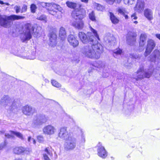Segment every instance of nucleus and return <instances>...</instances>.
I'll return each mask as SVG.
<instances>
[{
  "mask_svg": "<svg viewBox=\"0 0 160 160\" xmlns=\"http://www.w3.org/2000/svg\"><path fill=\"white\" fill-rule=\"evenodd\" d=\"M52 7H53L54 8L58 10V11H61L62 10L61 7L59 5L54 3H53Z\"/></svg>",
  "mask_w": 160,
  "mask_h": 160,
  "instance_id": "nucleus-38",
  "label": "nucleus"
},
{
  "mask_svg": "<svg viewBox=\"0 0 160 160\" xmlns=\"http://www.w3.org/2000/svg\"><path fill=\"white\" fill-rule=\"evenodd\" d=\"M89 28L91 32H88L87 35L82 32H80L78 33V36L83 43L88 42L91 43L95 39L99 40L97 31L91 26L89 27Z\"/></svg>",
  "mask_w": 160,
  "mask_h": 160,
  "instance_id": "nucleus-3",
  "label": "nucleus"
},
{
  "mask_svg": "<svg viewBox=\"0 0 160 160\" xmlns=\"http://www.w3.org/2000/svg\"><path fill=\"white\" fill-rule=\"evenodd\" d=\"M103 76L104 77H107L108 76V75H107V76H104V75H103Z\"/></svg>",
  "mask_w": 160,
  "mask_h": 160,
  "instance_id": "nucleus-60",
  "label": "nucleus"
},
{
  "mask_svg": "<svg viewBox=\"0 0 160 160\" xmlns=\"http://www.w3.org/2000/svg\"><path fill=\"white\" fill-rule=\"evenodd\" d=\"M27 9V6L25 5H23L22 6V9L21 10V12H25L26 11Z\"/></svg>",
  "mask_w": 160,
  "mask_h": 160,
  "instance_id": "nucleus-44",
  "label": "nucleus"
},
{
  "mask_svg": "<svg viewBox=\"0 0 160 160\" xmlns=\"http://www.w3.org/2000/svg\"><path fill=\"white\" fill-rule=\"evenodd\" d=\"M66 4L68 7L72 9L75 8L77 5L76 3L69 1H68L66 2Z\"/></svg>",
  "mask_w": 160,
  "mask_h": 160,
  "instance_id": "nucleus-30",
  "label": "nucleus"
},
{
  "mask_svg": "<svg viewBox=\"0 0 160 160\" xmlns=\"http://www.w3.org/2000/svg\"><path fill=\"white\" fill-rule=\"evenodd\" d=\"M22 110L23 113L27 116L32 115L35 112V110L34 108L28 105L23 107Z\"/></svg>",
  "mask_w": 160,
  "mask_h": 160,
  "instance_id": "nucleus-15",
  "label": "nucleus"
},
{
  "mask_svg": "<svg viewBox=\"0 0 160 160\" xmlns=\"http://www.w3.org/2000/svg\"><path fill=\"white\" fill-rule=\"evenodd\" d=\"M42 131L44 134L52 135L56 132V129L52 125H48L43 128Z\"/></svg>",
  "mask_w": 160,
  "mask_h": 160,
  "instance_id": "nucleus-16",
  "label": "nucleus"
},
{
  "mask_svg": "<svg viewBox=\"0 0 160 160\" xmlns=\"http://www.w3.org/2000/svg\"><path fill=\"white\" fill-rule=\"evenodd\" d=\"M131 58H134L138 60H139L141 58V56L137 54H132L130 55Z\"/></svg>",
  "mask_w": 160,
  "mask_h": 160,
  "instance_id": "nucleus-35",
  "label": "nucleus"
},
{
  "mask_svg": "<svg viewBox=\"0 0 160 160\" xmlns=\"http://www.w3.org/2000/svg\"><path fill=\"white\" fill-rule=\"evenodd\" d=\"M57 12L53 10L50 11L49 12L50 14L53 15V16H55L56 15V14Z\"/></svg>",
  "mask_w": 160,
  "mask_h": 160,
  "instance_id": "nucleus-48",
  "label": "nucleus"
},
{
  "mask_svg": "<svg viewBox=\"0 0 160 160\" xmlns=\"http://www.w3.org/2000/svg\"><path fill=\"white\" fill-rule=\"evenodd\" d=\"M58 136L61 138L65 140L72 136L71 134L68 132L67 127H61L60 128Z\"/></svg>",
  "mask_w": 160,
  "mask_h": 160,
  "instance_id": "nucleus-11",
  "label": "nucleus"
},
{
  "mask_svg": "<svg viewBox=\"0 0 160 160\" xmlns=\"http://www.w3.org/2000/svg\"><path fill=\"white\" fill-rule=\"evenodd\" d=\"M122 53V50L117 48L113 51V55L116 58H118L121 56Z\"/></svg>",
  "mask_w": 160,
  "mask_h": 160,
  "instance_id": "nucleus-25",
  "label": "nucleus"
},
{
  "mask_svg": "<svg viewBox=\"0 0 160 160\" xmlns=\"http://www.w3.org/2000/svg\"><path fill=\"white\" fill-rule=\"evenodd\" d=\"M124 3L126 4H130V1L129 0H123Z\"/></svg>",
  "mask_w": 160,
  "mask_h": 160,
  "instance_id": "nucleus-49",
  "label": "nucleus"
},
{
  "mask_svg": "<svg viewBox=\"0 0 160 160\" xmlns=\"http://www.w3.org/2000/svg\"><path fill=\"white\" fill-rule=\"evenodd\" d=\"M118 11L119 13L123 15L126 19L128 18V16L126 14L127 13L126 10L124 8H120L118 10Z\"/></svg>",
  "mask_w": 160,
  "mask_h": 160,
  "instance_id": "nucleus-29",
  "label": "nucleus"
},
{
  "mask_svg": "<svg viewBox=\"0 0 160 160\" xmlns=\"http://www.w3.org/2000/svg\"><path fill=\"white\" fill-rule=\"evenodd\" d=\"M156 36L160 40V34H156Z\"/></svg>",
  "mask_w": 160,
  "mask_h": 160,
  "instance_id": "nucleus-53",
  "label": "nucleus"
},
{
  "mask_svg": "<svg viewBox=\"0 0 160 160\" xmlns=\"http://www.w3.org/2000/svg\"><path fill=\"white\" fill-rule=\"evenodd\" d=\"M81 134L79 138V142L81 144H83L85 142V138L82 131H81Z\"/></svg>",
  "mask_w": 160,
  "mask_h": 160,
  "instance_id": "nucleus-34",
  "label": "nucleus"
},
{
  "mask_svg": "<svg viewBox=\"0 0 160 160\" xmlns=\"http://www.w3.org/2000/svg\"><path fill=\"white\" fill-rule=\"evenodd\" d=\"M12 100L8 96L4 95L1 99L0 104L6 109L14 112V109H17V106L15 105L14 103L12 102Z\"/></svg>",
  "mask_w": 160,
  "mask_h": 160,
  "instance_id": "nucleus-7",
  "label": "nucleus"
},
{
  "mask_svg": "<svg viewBox=\"0 0 160 160\" xmlns=\"http://www.w3.org/2000/svg\"><path fill=\"white\" fill-rule=\"evenodd\" d=\"M98 40L94 41L90 43L91 45L85 46L82 49V52L86 57L91 59H98L102 52V46L98 43Z\"/></svg>",
  "mask_w": 160,
  "mask_h": 160,
  "instance_id": "nucleus-2",
  "label": "nucleus"
},
{
  "mask_svg": "<svg viewBox=\"0 0 160 160\" xmlns=\"http://www.w3.org/2000/svg\"><path fill=\"white\" fill-rule=\"evenodd\" d=\"M97 152L98 155L100 157L105 158L108 155V152L104 147L102 145L101 143L99 142L97 145Z\"/></svg>",
  "mask_w": 160,
  "mask_h": 160,
  "instance_id": "nucleus-13",
  "label": "nucleus"
},
{
  "mask_svg": "<svg viewBox=\"0 0 160 160\" xmlns=\"http://www.w3.org/2000/svg\"><path fill=\"white\" fill-rule=\"evenodd\" d=\"M51 83L53 86L57 88H59L61 86V84L55 80H52Z\"/></svg>",
  "mask_w": 160,
  "mask_h": 160,
  "instance_id": "nucleus-37",
  "label": "nucleus"
},
{
  "mask_svg": "<svg viewBox=\"0 0 160 160\" xmlns=\"http://www.w3.org/2000/svg\"><path fill=\"white\" fill-rule=\"evenodd\" d=\"M110 19L112 22L114 24L117 23L119 22V20L111 12H109Z\"/></svg>",
  "mask_w": 160,
  "mask_h": 160,
  "instance_id": "nucleus-28",
  "label": "nucleus"
},
{
  "mask_svg": "<svg viewBox=\"0 0 160 160\" xmlns=\"http://www.w3.org/2000/svg\"><path fill=\"white\" fill-rule=\"evenodd\" d=\"M147 38V36L145 33L141 34L139 42V45L140 47H143L145 44Z\"/></svg>",
  "mask_w": 160,
  "mask_h": 160,
  "instance_id": "nucleus-24",
  "label": "nucleus"
},
{
  "mask_svg": "<svg viewBox=\"0 0 160 160\" xmlns=\"http://www.w3.org/2000/svg\"><path fill=\"white\" fill-rule=\"evenodd\" d=\"M145 5V2L143 0H138L135 6L134 7V10L139 13H142L144 9Z\"/></svg>",
  "mask_w": 160,
  "mask_h": 160,
  "instance_id": "nucleus-14",
  "label": "nucleus"
},
{
  "mask_svg": "<svg viewBox=\"0 0 160 160\" xmlns=\"http://www.w3.org/2000/svg\"><path fill=\"white\" fill-rule=\"evenodd\" d=\"M59 36L62 41H64L66 39L67 36L65 28L61 27L60 28L59 32Z\"/></svg>",
  "mask_w": 160,
  "mask_h": 160,
  "instance_id": "nucleus-23",
  "label": "nucleus"
},
{
  "mask_svg": "<svg viewBox=\"0 0 160 160\" xmlns=\"http://www.w3.org/2000/svg\"><path fill=\"white\" fill-rule=\"evenodd\" d=\"M5 143H2L0 144V150L3 148L5 146Z\"/></svg>",
  "mask_w": 160,
  "mask_h": 160,
  "instance_id": "nucleus-50",
  "label": "nucleus"
},
{
  "mask_svg": "<svg viewBox=\"0 0 160 160\" xmlns=\"http://www.w3.org/2000/svg\"><path fill=\"white\" fill-rule=\"evenodd\" d=\"M160 52L157 50H154L152 53L148 58V60L150 62V66L148 68L144 69L142 66H140L137 72L133 76L134 78L136 80H141L144 78H149L151 76L153 71L154 65L158 64L159 60Z\"/></svg>",
  "mask_w": 160,
  "mask_h": 160,
  "instance_id": "nucleus-1",
  "label": "nucleus"
},
{
  "mask_svg": "<svg viewBox=\"0 0 160 160\" xmlns=\"http://www.w3.org/2000/svg\"><path fill=\"white\" fill-rule=\"evenodd\" d=\"M47 119L45 115L42 114H37L34 116L32 124V127H38L43 123L46 122Z\"/></svg>",
  "mask_w": 160,
  "mask_h": 160,
  "instance_id": "nucleus-8",
  "label": "nucleus"
},
{
  "mask_svg": "<svg viewBox=\"0 0 160 160\" xmlns=\"http://www.w3.org/2000/svg\"><path fill=\"white\" fill-rule=\"evenodd\" d=\"M51 150V147H48L45 148L43 154L44 160H51L47 154H48L49 156H52V154Z\"/></svg>",
  "mask_w": 160,
  "mask_h": 160,
  "instance_id": "nucleus-19",
  "label": "nucleus"
},
{
  "mask_svg": "<svg viewBox=\"0 0 160 160\" xmlns=\"http://www.w3.org/2000/svg\"><path fill=\"white\" fill-rule=\"evenodd\" d=\"M89 19L92 21L95 22L96 20L95 16V13L93 11H92L89 14Z\"/></svg>",
  "mask_w": 160,
  "mask_h": 160,
  "instance_id": "nucleus-33",
  "label": "nucleus"
},
{
  "mask_svg": "<svg viewBox=\"0 0 160 160\" xmlns=\"http://www.w3.org/2000/svg\"><path fill=\"white\" fill-rule=\"evenodd\" d=\"M14 160H22V159L20 158H17L15 159Z\"/></svg>",
  "mask_w": 160,
  "mask_h": 160,
  "instance_id": "nucleus-55",
  "label": "nucleus"
},
{
  "mask_svg": "<svg viewBox=\"0 0 160 160\" xmlns=\"http://www.w3.org/2000/svg\"><path fill=\"white\" fill-rule=\"evenodd\" d=\"M24 17L12 15L7 16L4 15H0V25L4 28L10 27L11 21H14L24 18Z\"/></svg>",
  "mask_w": 160,
  "mask_h": 160,
  "instance_id": "nucleus-6",
  "label": "nucleus"
},
{
  "mask_svg": "<svg viewBox=\"0 0 160 160\" xmlns=\"http://www.w3.org/2000/svg\"><path fill=\"white\" fill-rule=\"evenodd\" d=\"M56 39L57 35L55 32H52L50 34V40L51 42L49 44L50 46L54 47L56 45Z\"/></svg>",
  "mask_w": 160,
  "mask_h": 160,
  "instance_id": "nucleus-21",
  "label": "nucleus"
},
{
  "mask_svg": "<svg viewBox=\"0 0 160 160\" xmlns=\"http://www.w3.org/2000/svg\"><path fill=\"white\" fill-rule=\"evenodd\" d=\"M13 152L14 153L18 155H29L32 152V149L29 147H17L14 148Z\"/></svg>",
  "mask_w": 160,
  "mask_h": 160,
  "instance_id": "nucleus-10",
  "label": "nucleus"
},
{
  "mask_svg": "<svg viewBox=\"0 0 160 160\" xmlns=\"http://www.w3.org/2000/svg\"><path fill=\"white\" fill-rule=\"evenodd\" d=\"M0 4L1 5H3L4 4H6L7 5H9V4L8 3H4V2L1 0H0Z\"/></svg>",
  "mask_w": 160,
  "mask_h": 160,
  "instance_id": "nucleus-51",
  "label": "nucleus"
},
{
  "mask_svg": "<svg viewBox=\"0 0 160 160\" xmlns=\"http://www.w3.org/2000/svg\"><path fill=\"white\" fill-rule=\"evenodd\" d=\"M133 22L135 24H136L138 23V22L137 21H135Z\"/></svg>",
  "mask_w": 160,
  "mask_h": 160,
  "instance_id": "nucleus-57",
  "label": "nucleus"
},
{
  "mask_svg": "<svg viewBox=\"0 0 160 160\" xmlns=\"http://www.w3.org/2000/svg\"><path fill=\"white\" fill-rule=\"evenodd\" d=\"M80 1L83 2L85 3H88V0H80Z\"/></svg>",
  "mask_w": 160,
  "mask_h": 160,
  "instance_id": "nucleus-52",
  "label": "nucleus"
},
{
  "mask_svg": "<svg viewBox=\"0 0 160 160\" xmlns=\"http://www.w3.org/2000/svg\"><path fill=\"white\" fill-rule=\"evenodd\" d=\"M28 141L29 143V144L33 143L34 145H35L36 143V141L35 140L32 138L31 136H29L28 138Z\"/></svg>",
  "mask_w": 160,
  "mask_h": 160,
  "instance_id": "nucleus-36",
  "label": "nucleus"
},
{
  "mask_svg": "<svg viewBox=\"0 0 160 160\" xmlns=\"http://www.w3.org/2000/svg\"><path fill=\"white\" fill-rule=\"evenodd\" d=\"M37 19L42 21L44 22H46L47 21V18L46 15H42L40 16H38L37 17Z\"/></svg>",
  "mask_w": 160,
  "mask_h": 160,
  "instance_id": "nucleus-32",
  "label": "nucleus"
},
{
  "mask_svg": "<svg viewBox=\"0 0 160 160\" xmlns=\"http://www.w3.org/2000/svg\"><path fill=\"white\" fill-rule=\"evenodd\" d=\"M155 45L154 42L153 40L150 39L148 40L147 48L144 54L145 57H147L150 53Z\"/></svg>",
  "mask_w": 160,
  "mask_h": 160,
  "instance_id": "nucleus-12",
  "label": "nucleus"
},
{
  "mask_svg": "<svg viewBox=\"0 0 160 160\" xmlns=\"http://www.w3.org/2000/svg\"><path fill=\"white\" fill-rule=\"evenodd\" d=\"M92 65L95 67L103 69V67L104 66V63L101 61H97L93 62L92 64Z\"/></svg>",
  "mask_w": 160,
  "mask_h": 160,
  "instance_id": "nucleus-27",
  "label": "nucleus"
},
{
  "mask_svg": "<svg viewBox=\"0 0 160 160\" xmlns=\"http://www.w3.org/2000/svg\"><path fill=\"white\" fill-rule=\"evenodd\" d=\"M68 40L70 45L74 47H76L78 45V41L73 35H69L68 37Z\"/></svg>",
  "mask_w": 160,
  "mask_h": 160,
  "instance_id": "nucleus-18",
  "label": "nucleus"
},
{
  "mask_svg": "<svg viewBox=\"0 0 160 160\" xmlns=\"http://www.w3.org/2000/svg\"><path fill=\"white\" fill-rule=\"evenodd\" d=\"M131 17L132 20H136L138 18V17L136 16V14L135 13H134L131 16Z\"/></svg>",
  "mask_w": 160,
  "mask_h": 160,
  "instance_id": "nucleus-47",
  "label": "nucleus"
},
{
  "mask_svg": "<svg viewBox=\"0 0 160 160\" xmlns=\"http://www.w3.org/2000/svg\"><path fill=\"white\" fill-rule=\"evenodd\" d=\"M107 3L110 5H112L114 2L120 3L122 0H104Z\"/></svg>",
  "mask_w": 160,
  "mask_h": 160,
  "instance_id": "nucleus-31",
  "label": "nucleus"
},
{
  "mask_svg": "<svg viewBox=\"0 0 160 160\" xmlns=\"http://www.w3.org/2000/svg\"><path fill=\"white\" fill-rule=\"evenodd\" d=\"M158 75L156 77V79L160 82V67L158 68Z\"/></svg>",
  "mask_w": 160,
  "mask_h": 160,
  "instance_id": "nucleus-46",
  "label": "nucleus"
},
{
  "mask_svg": "<svg viewBox=\"0 0 160 160\" xmlns=\"http://www.w3.org/2000/svg\"><path fill=\"white\" fill-rule=\"evenodd\" d=\"M117 77H118V79H121L122 78H120V77L119 78L118 76H117Z\"/></svg>",
  "mask_w": 160,
  "mask_h": 160,
  "instance_id": "nucleus-59",
  "label": "nucleus"
},
{
  "mask_svg": "<svg viewBox=\"0 0 160 160\" xmlns=\"http://www.w3.org/2000/svg\"><path fill=\"white\" fill-rule=\"evenodd\" d=\"M61 11H59L57 12L56 15H55V17L57 19H60L62 18V12Z\"/></svg>",
  "mask_w": 160,
  "mask_h": 160,
  "instance_id": "nucleus-39",
  "label": "nucleus"
},
{
  "mask_svg": "<svg viewBox=\"0 0 160 160\" xmlns=\"http://www.w3.org/2000/svg\"><path fill=\"white\" fill-rule=\"evenodd\" d=\"M92 3L94 8L98 11H102L104 9V7L103 6L95 2H93Z\"/></svg>",
  "mask_w": 160,
  "mask_h": 160,
  "instance_id": "nucleus-26",
  "label": "nucleus"
},
{
  "mask_svg": "<svg viewBox=\"0 0 160 160\" xmlns=\"http://www.w3.org/2000/svg\"><path fill=\"white\" fill-rule=\"evenodd\" d=\"M25 28L26 29V31L24 33V36L22 38V40L23 42L26 41L27 40H28L32 38V35L35 37H39L40 34L39 32L38 31V29H41L40 27L36 29V31H35L36 29L33 26L29 23H27L25 25Z\"/></svg>",
  "mask_w": 160,
  "mask_h": 160,
  "instance_id": "nucleus-4",
  "label": "nucleus"
},
{
  "mask_svg": "<svg viewBox=\"0 0 160 160\" xmlns=\"http://www.w3.org/2000/svg\"><path fill=\"white\" fill-rule=\"evenodd\" d=\"M64 147L67 150L73 149L76 146V139L72 136L65 140Z\"/></svg>",
  "mask_w": 160,
  "mask_h": 160,
  "instance_id": "nucleus-9",
  "label": "nucleus"
},
{
  "mask_svg": "<svg viewBox=\"0 0 160 160\" xmlns=\"http://www.w3.org/2000/svg\"><path fill=\"white\" fill-rule=\"evenodd\" d=\"M35 58V56H33V57H32V58H29V59H34Z\"/></svg>",
  "mask_w": 160,
  "mask_h": 160,
  "instance_id": "nucleus-56",
  "label": "nucleus"
},
{
  "mask_svg": "<svg viewBox=\"0 0 160 160\" xmlns=\"http://www.w3.org/2000/svg\"><path fill=\"white\" fill-rule=\"evenodd\" d=\"M37 7L36 5L34 4H31L30 6V9L31 12L32 13H35L36 12V10L37 9Z\"/></svg>",
  "mask_w": 160,
  "mask_h": 160,
  "instance_id": "nucleus-40",
  "label": "nucleus"
},
{
  "mask_svg": "<svg viewBox=\"0 0 160 160\" xmlns=\"http://www.w3.org/2000/svg\"><path fill=\"white\" fill-rule=\"evenodd\" d=\"M46 2H38V5L39 7H42L44 8H45Z\"/></svg>",
  "mask_w": 160,
  "mask_h": 160,
  "instance_id": "nucleus-42",
  "label": "nucleus"
},
{
  "mask_svg": "<svg viewBox=\"0 0 160 160\" xmlns=\"http://www.w3.org/2000/svg\"><path fill=\"white\" fill-rule=\"evenodd\" d=\"M144 15L149 20H151L153 19V12L150 9H145L144 11Z\"/></svg>",
  "mask_w": 160,
  "mask_h": 160,
  "instance_id": "nucleus-20",
  "label": "nucleus"
},
{
  "mask_svg": "<svg viewBox=\"0 0 160 160\" xmlns=\"http://www.w3.org/2000/svg\"><path fill=\"white\" fill-rule=\"evenodd\" d=\"M127 42L130 45H133L136 40V36L134 35H128L127 36Z\"/></svg>",
  "mask_w": 160,
  "mask_h": 160,
  "instance_id": "nucleus-22",
  "label": "nucleus"
},
{
  "mask_svg": "<svg viewBox=\"0 0 160 160\" xmlns=\"http://www.w3.org/2000/svg\"><path fill=\"white\" fill-rule=\"evenodd\" d=\"M14 9L15 10L16 12L17 13H18L20 11L21 8L19 6H15L14 7Z\"/></svg>",
  "mask_w": 160,
  "mask_h": 160,
  "instance_id": "nucleus-43",
  "label": "nucleus"
},
{
  "mask_svg": "<svg viewBox=\"0 0 160 160\" xmlns=\"http://www.w3.org/2000/svg\"><path fill=\"white\" fill-rule=\"evenodd\" d=\"M134 0H129V1H130V4H132L133 3Z\"/></svg>",
  "mask_w": 160,
  "mask_h": 160,
  "instance_id": "nucleus-54",
  "label": "nucleus"
},
{
  "mask_svg": "<svg viewBox=\"0 0 160 160\" xmlns=\"http://www.w3.org/2000/svg\"><path fill=\"white\" fill-rule=\"evenodd\" d=\"M72 17L75 20L72 22V25L75 28L78 29H82L84 26V24L82 19L84 18V16L80 13L79 11L74 10L71 14Z\"/></svg>",
  "mask_w": 160,
  "mask_h": 160,
  "instance_id": "nucleus-5",
  "label": "nucleus"
},
{
  "mask_svg": "<svg viewBox=\"0 0 160 160\" xmlns=\"http://www.w3.org/2000/svg\"><path fill=\"white\" fill-rule=\"evenodd\" d=\"M37 139L38 141L40 143H43L44 141V138L41 135H39L37 137Z\"/></svg>",
  "mask_w": 160,
  "mask_h": 160,
  "instance_id": "nucleus-41",
  "label": "nucleus"
},
{
  "mask_svg": "<svg viewBox=\"0 0 160 160\" xmlns=\"http://www.w3.org/2000/svg\"><path fill=\"white\" fill-rule=\"evenodd\" d=\"M52 3H46L45 8L48 9L49 7L52 6Z\"/></svg>",
  "mask_w": 160,
  "mask_h": 160,
  "instance_id": "nucleus-45",
  "label": "nucleus"
},
{
  "mask_svg": "<svg viewBox=\"0 0 160 160\" xmlns=\"http://www.w3.org/2000/svg\"><path fill=\"white\" fill-rule=\"evenodd\" d=\"M9 132L10 134L8 133H5V136L7 138H14L13 135H15L22 140L24 139L23 135L20 132L12 131H10Z\"/></svg>",
  "mask_w": 160,
  "mask_h": 160,
  "instance_id": "nucleus-17",
  "label": "nucleus"
},
{
  "mask_svg": "<svg viewBox=\"0 0 160 160\" xmlns=\"http://www.w3.org/2000/svg\"><path fill=\"white\" fill-rule=\"evenodd\" d=\"M0 132H1V133H3L4 132V131H0Z\"/></svg>",
  "mask_w": 160,
  "mask_h": 160,
  "instance_id": "nucleus-58",
  "label": "nucleus"
}]
</instances>
